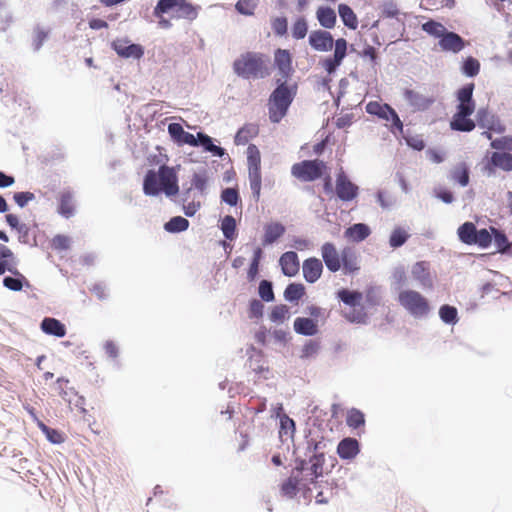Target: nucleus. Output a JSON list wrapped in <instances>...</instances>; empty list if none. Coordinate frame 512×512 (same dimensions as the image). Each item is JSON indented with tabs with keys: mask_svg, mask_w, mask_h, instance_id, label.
<instances>
[{
	"mask_svg": "<svg viewBox=\"0 0 512 512\" xmlns=\"http://www.w3.org/2000/svg\"><path fill=\"white\" fill-rule=\"evenodd\" d=\"M304 293L305 290L302 284L291 283L286 287L284 297L289 302L297 303L303 297Z\"/></svg>",
	"mask_w": 512,
	"mask_h": 512,
	"instance_id": "37",
	"label": "nucleus"
},
{
	"mask_svg": "<svg viewBox=\"0 0 512 512\" xmlns=\"http://www.w3.org/2000/svg\"><path fill=\"white\" fill-rule=\"evenodd\" d=\"M339 16L349 29L355 30L358 27V18L354 11L347 4H340L338 6Z\"/></svg>",
	"mask_w": 512,
	"mask_h": 512,
	"instance_id": "31",
	"label": "nucleus"
},
{
	"mask_svg": "<svg viewBox=\"0 0 512 512\" xmlns=\"http://www.w3.org/2000/svg\"><path fill=\"white\" fill-rule=\"evenodd\" d=\"M293 97L288 87L280 84L271 94L269 99V117L274 123H278L285 115Z\"/></svg>",
	"mask_w": 512,
	"mask_h": 512,
	"instance_id": "7",
	"label": "nucleus"
},
{
	"mask_svg": "<svg viewBox=\"0 0 512 512\" xmlns=\"http://www.w3.org/2000/svg\"><path fill=\"white\" fill-rule=\"evenodd\" d=\"M16 277H5L3 279V285L12 291H20L23 288V282L26 281L25 276L19 272V274H14Z\"/></svg>",
	"mask_w": 512,
	"mask_h": 512,
	"instance_id": "43",
	"label": "nucleus"
},
{
	"mask_svg": "<svg viewBox=\"0 0 512 512\" xmlns=\"http://www.w3.org/2000/svg\"><path fill=\"white\" fill-rule=\"evenodd\" d=\"M408 237L409 235L404 229L395 228L390 235L389 244L392 248H398L407 241Z\"/></svg>",
	"mask_w": 512,
	"mask_h": 512,
	"instance_id": "42",
	"label": "nucleus"
},
{
	"mask_svg": "<svg viewBox=\"0 0 512 512\" xmlns=\"http://www.w3.org/2000/svg\"><path fill=\"white\" fill-rule=\"evenodd\" d=\"M336 23V13L331 8H322V26L332 28Z\"/></svg>",
	"mask_w": 512,
	"mask_h": 512,
	"instance_id": "56",
	"label": "nucleus"
},
{
	"mask_svg": "<svg viewBox=\"0 0 512 512\" xmlns=\"http://www.w3.org/2000/svg\"><path fill=\"white\" fill-rule=\"evenodd\" d=\"M207 176L205 173H194L191 180V186L200 192H203L207 186Z\"/></svg>",
	"mask_w": 512,
	"mask_h": 512,
	"instance_id": "58",
	"label": "nucleus"
},
{
	"mask_svg": "<svg viewBox=\"0 0 512 512\" xmlns=\"http://www.w3.org/2000/svg\"><path fill=\"white\" fill-rule=\"evenodd\" d=\"M480 71V63L476 58L468 57L462 66V72L469 76L474 77L476 76Z\"/></svg>",
	"mask_w": 512,
	"mask_h": 512,
	"instance_id": "45",
	"label": "nucleus"
},
{
	"mask_svg": "<svg viewBox=\"0 0 512 512\" xmlns=\"http://www.w3.org/2000/svg\"><path fill=\"white\" fill-rule=\"evenodd\" d=\"M439 46L443 51L458 53L465 47V41L457 33L446 31L439 40Z\"/></svg>",
	"mask_w": 512,
	"mask_h": 512,
	"instance_id": "18",
	"label": "nucleus"
},
{
	"mask_svg": "<svg viewBox=\"0 0 512 512\" xmlns=\"http://www.w3.org/2000/svg\"><path fill=\"white\" fill-rule=\"evenodd\" d=\"M403 96L414 111H426L435 102L433 96L420 93L414 89H404Z\"/></svg>",
	"mask_w": 512,
	"mask_h": 512,
	"instance_id": "13",
	"label": "nucleus"
},
{
	"mask_svg": "<svg viewBox=\"0 0 512 512\" xmlns=\"http://www.w3.org/2000/svg\"><path fill=\"white\" fill-rule=\"evenodd\" d=\"M221 200L230 206H236L240 201L238 190L235 188H226L221 193Z\"/></svg>",
	"mask_w": 512,
	"mask_h": 512,
	"instance_id": "51",
	"label": "nucleus"
},
{
	"mask_svg": "<svg viewBox=\"0 0 512 512\" xmlns=\"http://www.w3.org/2000/svg\"><path fill=\"white\" fill-rule=\"evenodd\" d=\"M43 432L45 433L47 439L53 444H60L64 442V437L62 433L58 430L47 427L46 425H41Z\"/></svg>",
	"mask_w": 512,
	"mask_h": 512,
	"instance_id": "55",
	"label": "nucleus"
},
{
	"mask_svg": "<svg viewBox=\"0 0 512 512\" xmlns=\"http://www.w3.org/2000/svg\"><path fill=\"white\" fill-rule=\"evenodd\" d=\"M269 60L258 52H245L233 63L234 72L245 79L264 78L269 75Z\"/></svg>",
	"mask_w": 512,
	"mask_h": 512,
	"instance_id": "4",
	"label": "nucleus"
},
{
	"mask_svg": "<svg viewBox=\"0 0 512 512\" xmlns=\"http://www.w3.org/2000/svg\"><path fill=\"white\" fill-rule=\"evenodd\" d=\"M422 30L425 31L427 34L440 39L446 32V28L444 27V25L434 20H429L422 24Z\"/></svg>",
	"mask_w": 512,
	"mask_h": 512,
	"instance_id": "40",
	"label": "nucleus"
},
{
	"mask_svg": "<svg viewBox=\"0 0 512 512\" xmlns=\"http://www.w3.org/2000/svg\"><path fill=\"white\" fill-rule=\"evenodd\" d=\"M285 233V227L277 222L269 223L264 228L263 245H270Z\"/></svg>",
	"mask_w": 512,
	"mask_h": 512,
	"instance_id": "28",
	"label": "nucleus"
},
{
	"mask_svg": "<svg viewBox=\"0 0 512 512\" xmlns=\"http://www.w3.org/2000/svg\"><path fill=\"white\" fill-rule=\"evenodd\" d=\"M272 29L275 34L282 36L287 32V19L284 17L275 18L272 21Z\"/></svg>",
	"mask_w": 512,
	"mask_h": 512,
	"instance_id": "61",
	"label": "nucleus"
},
{
	"mask_svg": "<svg viewBox=\"0 0 512 512\" xmlns=\"http://www.w3.org/2000/svg\"><path fill=\"white\" fill-rule=\"evenodd\" d=\"M111 46L122 58L140 59L144 55V48L140 44L130 43L128 39H116Z\"/></svg>",
	"mask_w": 512,
	"mask_h": 512,
	"instance_id": "14",
	"label": "nucleus"
},
{
	"mask_svg": "<svg viewBox=\"0 0 512 512\" xmlns=\"http://www.w3.org/2000/svg\"><path fill=\"white\" fill-rule=\"evenodd\" d=\"M264 305L261 301L254 299L249 305V316L251 318H259L263 315Z\"/></svg>",
	"mask_w": 512,
	"mask_h": 512,
	"instance_id": "63",
	"label": "nucleus"
},
{
	"mask_svg": "<svg viewBox=\"0 0 512 512\" xmlns=\"http://www.w3.org/2000/svg\"><path fill=\"white\" fill-rule=\"evenodd\" d=\"M196 139L198 141V145L203 146L207 151L212 152L215 155H223V149L219 146L214 145L212 143V139L208 135L199 132L197 133Z\"/></svg>",
	"mask_w": 512,
	"mask_h": 512,
	"instance_id": "41",
	"label": "nucleus"
},
{
	"mask_svg": "<svg viewBox=\"0 0 512 512\" xmlns=\"http://www.w3.org/2000/svg\"><path fill=\"white\" fill-rule=\"evenodd\" d=\"M247 162L250 188L255 201L258 202L262 186L261 155L254 144H250L247 148Z\"/></svg>",
	"mask_w": 512,
	"mask_h": 512,
	"instance_id": "8",
	"label": "nucleus"
},
{
	"mask_svg": "<svg viewBox=\"0 0 512 512\" xmlns=\"http://www.w3.org/2000/svg\"><path fill=\"white\" fill-rule=\"evenodd\" d=\"M360 452L359 443L355 438L347 437L341 440L337 446V453L341 459L350 460Z\"/></svg>",
	"mask_w": 512,
	"mask_h": 512,
	"instance_id": "20",
	"label": "nucleus"
},
{
	"mask_svg": "<svg viewBox=\"0 0 512 512\" xmlns=\"http://www.w3.org/2000/svg\"><path fill=\"white\" fill-rule=\"evenodd\" d=\"M393 108L388 104H381L377 101H371L366 105L367 113L376 115L382 119L390 121V114Z\"/></svg>",
	"mask_w": 512,
	"mask_h": 512,
	"instance_id": "33",
	"label": "nucleus"
},
{
	"mask_svg": "<svg viewBox=\"0 0 512 512\" xmlns=\"http://www.w3.org/2000/svg\"><path fill=\"white\" fill-rule=\"evenodd\" d=\"M371 233V230L368 225L363 223H357L345 231V237L353 242H361L365 240Z\"/></svg>",
	"mask_w": 512,
	"mask_h": 512,
	"instance_id": "26",
	"label": "nucleus"
},
{
	"mask_svg": "<svg viewBox=\"0 0 512 512\" xmlns=\"http://www.w3.org/2000/svg\"><path fill=\"white\" fill-rule=\"evenodd\" d=\"M13 198L19 207H24L29 201H32L35 196L32 192H17L14 194Z\"/></svg>",
	"mask_w": 512,
	"mask_h": 512,
	"instance_id": "62",
	"label": "nucleus"
},
{
	"mask_svg": "<svg viewBox=\"0 0 512 512\" xmlns=\"http://www.w3.org/2000/svg\"><path fill=\"white\" fill-rule=\"evenodd\" d=\"M341 267L345 274H352L360 269L358 255L355 250L346 247L341 251Z\"/></svg>",
	"mask_w": 512,
	"mask_h": 512,
	"instance_id": "21",
	"label": "nucleus"
},
{
	"mask_svg": "<svg viewBox=\"0 0 512 512\" xmlns=\"http://www.w3.org/2000/svg\"><path fill=\"white\" fill-rule=\"evenodd\" d=\"M70 245L71 239L66 235L57 234L51 240V247L56 251L68 250Z\"/></svg>",
	"mask_w": 512,
	"mask_h": 512,
	"instance_id": "47",
	"label": "nucleus"
},
{
	"mask_svg": "<svg viewBox=\"0 0 512 512\" xmlns=\"http://www.w3.org/2000/svg\"><path fill=\"white\" fill-rule=\"evenodd\" d=\"M168 132L170 136L180 144H188L191 146H198V141L196 137L186 132L181 124L179 123H171L168 125Z\"/></svg>",
	"mask_w": 512,
	"mask_h": 512,
	"instance_id": "19",
	"label": "nucleus"
},
{
	"mask_svg": "<svg viewBox=\"0 0 512 512\" xmlns=\"http://www.w3.org/2000/svg\"><path fill=\"white\" fill-rule=\"evenodd\" d=\"M289 317V308L284 304L276 305L270 313V319L276 323H282Z\"/></svg>",
	"mask_w": 512,
	"mask_h": 512,
	"instance_id": "44",
	"label": "nucleus"
},
{
	"mask_svg": "<svg viewBox=\"0 0 512 512\" xmlns=\"http://www.w3.org/2000/svg\"><path fill=\"white\" fill-rule=\"evenodd\" d=\"M173 11L176 18H184L190 21L196 19L198 15L197 8L186 0H159L154 14L161 17L162 14Z\"/></svg>",
	"mask_w": 512,
	"mask_h": 512,
	"instance_id": "9",
	"label": "nucleus"
},
{
	"mask_svg": "<svg viewBox=\"0 0 512 512\" xmlns=\"http://www.w3.org/2000/svg\"><path fill=\"white\" fill-rule=\"evenodd\" d=\"M294 330L298 334L311 336L317 333V324L310 318L298 317L294 321Z\"/></svg>",
	"mask_w": 512,
	"mask_h": 512,
	"instance_id": "29",
	"label": "nucleus"
},
{
	"mask_svg": "<svg viewBox=\"0 0 512 512\" xmlns=\"http://www.w3.org/2000/svg\"><path fill=\"white\" fill-rule=\"evenodd\" d=\"M308 26L303 18H299L292 27V36L296 39H303L307 34Z\"/></svg>",
	"mask_w": 512,
	"mask_h": 512,
	"instance_id": "54",
	"label": "nucleus"
},
{
	"mask_svg": "<svg viewBox=\"0 0 512 512\" xmlns=\"http://www.w3.org/2000/svg\"><path fill=\"white\" fill-rule=\"evenodd\" d=\"M256 8L254 0H239L236 3V9L239 13L244 15H252Z\"/></svg>",
	"mask_w": 512,
	"mask_h": 512,
	"instance_id": "57",
	"label": "nucleus"
},
{
	"mask_svg": "<svg viewBox=\"0 0 512 512\" xmlns=\"http://www.w3.org/2000/svg\"><path fill=\"white\" fill-rule=\"evenodd\" d=\"M334 49L331 56L323 60L324 68L332 73L342 63L347 54V41L344 38L334 40L331 33L322 32V51H330Z\"/></svg>",
	"mask_w": 512,
	"mask_h": 512,
	"instance_id": "5",
	"label": "nucleus"
},
{
	"mask_svg": "<svg viewBox=\"0 0 512 512\" xmlns=\"http://www.w3.org/2000/svg\"><path fill=\"white\" fill-rule=\"evenodd\" d=\"M492 242V235L487 229L477 230L473 245H478L481 248H487Z\"/></svg>",
	"mask_w": 512,
	"mask_h": 512,
	"instance_id": "49",
	"label": "nucleus"
},
{
	"mask_svg": "<svg viewBox=\"0 0 512 512\" xmlns=\"http://www.w3.org/2000/svg\"><path fill=\"white\" fill-rule=\"evenodd\" d=\"M492 233L494 235V241L497 246V249L499 252H506L510 248V244L508 242L507 237L505 234L501 233L495 228H491Z\"/></svg>",
	"mask_w": 512,
	"mask_h": 512,
	"instance_id": "52",
	"label": "nucleus"
},
{
	"mask_svg": "<svg viewBox=\"0 0 512 512\" xmlns=\"http://www.w3.org/2000/svg\"><path fill=\"white\" fill-rule=\"evenodd\" d=\"M280 418L279 437L282 442L292 439L295 432L294 421L286 414H277Z\"/></svg>",
	"mask_w": 512,
	"mask_h": 512,
	"instance_id": "30",
	"label": "nucleus"
},
{
	"mask_svg": "<svg viewBox=\"0 0 512 512\" xmlns=\"http://www.w3.org/2000/svg\"><path fill=\"white\" fill-rule=\"evenodd\" d=\"M474 84L469 83L461 87L456 93V111L450 121V128L459 132H471L475 129L476 123L471 119L476 109V102L473 99Z\"/></svg>",
	"mask_w": 512,
	"mask_h": 512,
	"instance_id": "2",
	"label": "nucleus"
},
{
	"mask_svg": "<svg viewBox=\"0 0 512 512\" xmlns=\"http://www.w3.org/2000/svg\"><path fill=\"white\" fill-rule=\"evenodd\" d=\"M451 178L461 186H467L469 184V168L467 164L464 162L457 164L451 171Z\"/></svg>",
	"mask_w": 512,
	"mask_h": 512,
	"instance_id": "35",
	"label": "nucleus"
},
{
	"mask_svg": "<svg viewBox=\"0 0 512 512\" xmlns=\"http://www.w3.org/2000/svg\"><path fill=\"white\" fill-rule=\"evenodd\" d=\"M143 192L147 196H156L160 192L167 196L178 194V177L174 168L162 165L158 171L148 170L143 181Z\"/></svg>",
	"mask_w": 512,
	"mask_h": 512,
	"instance_id": "3",
	"label": "nucleus"
},
{
	"mask_svg": "<svg viewBox=\"0 0 512 512\" xmlns=\"http://www.w3.org/2000/svg\"><path fill=\"white\" fill-rule=\"evenodd\" d=\"M439 316L445 323H455L457 320V309L450 305H443L439 309Z\"/></svg>",
	"mask_w": 512,
	"mask_h": 512,
	"instance_id": "46",
	"label": "nucleus"
},
{
	"mask_svg": "<svg viewBox=\"0 0 512 512\" xmlns=\"http://www.w3.org/2000/svg\"><path fill=\"white\" fill-rule=\"evenodd\" d=\"M491 148L500 151H512V135L496 138L491 141Z\"/></svg>",
	"mask_w": 512,
	"mask_h": 512,
	"instance_id": "48",
	"label": "nucleus"
},
{
	"mask_svg": "<svg viewBox=\"0 0 512 512\" xmlns=\"http://www.w3.org/2000/svg\"><path fill=\"white\" fill-rule=\"evenodd\" d=\"M274 61L282 75V79H287L293 71L290 52L285 49H277L274 54Z\"/></svg>",
	"mask_w": 512,
	"mask_h": 512,
	"instance_id": "17",
	"label": "nucleus"
},
{
	"mask_svg": "<svg viewBox=\"0 0 512 512\" xmlns=\"http://www.w3.org/2000/svg\"><path fill=\"white\" fill-rule=\"evenodd\" d=\"M405 141L407 145L415 150L421 151L425 148V142L422 137L418 135L406 136Z\"/></svg>",
	"mask_w": 512,
	"mask_h": 512,
	"instance_id": "64",
	"label": "nucleus"
},
{
	"mask_svg": "<svg viewBox=\"0 0 512 512\" xmlns=\"http://www.w3.org/2000/svg\"><path fill=\"white\" fill-rule=\"evenodd\" d=\"M259 133V127L256 124H246L238 130L235 135L236 145H245Z\"/></svg>",
	"mask_w": 512,
	"mask_h": 512,
	"instance_id": "27",
	"label": "nucleus"
},
{
	"mask_svg": "<svg viewBox=\"0 0 512 512\" xmlns=\"http://www.w3.org/2000/svg\"><path fill=\"white\" fill-rule=\"evenodd\" d=\"M189 227V221L181 216L171 218L165 225L166 231L171 233H177L187 230Z\"/></svg>",
	"mask_w": 512,
	"mask_h": 512,
	"instance_id": "38",
	"label": "nucleus"
},
{
	"mask_svg": "<svg viewBox=\"0 0 512 512\" xmlns=\"http://www.w3.org/2000/svg\"><path fill=\"white\" fill-rule=\"evenodd\" d=\"M259 295L262 298V300L266 302H270L274 300V292L272 289L271 282L267 280H262L259 284Z\"/></svg>",
	"mask_w": 512,
	"mask_h": 512,
	"instance_id": "53",
	"label": "nucleus"
},
{
	"mask_svg": "<svg viewBox=\"0 0 512 512\" xmlns=\"http://www.w3.org/2000/svg\"><path fill=\"white\" fill-rule=\"evenodd\" d=\"M282 272L289 277L295 276L300 268L298 256L293 251L282 254L279 260Z\"/></svg>",
	"mask_w": 512,
	"mask_h": 512,
	"instance_id": "22",
	"label": "nucleus"
},
{
	"mask_svg": "<svg viewBox=\"0 0 512 512\" xmlns=\"http://www.w3.org/2000/svg\"><path fill=\"white\" fill-rule=\"evenodd\" d=\"M500 169L504 172H512V154L508 151L498 150L493 152L489 161L485 165V171L488 175H494L496 170Z\"/></svg>",
	"mask_w": 512,
	"mask_h": 512,
	"instance_id": "12",
	"label": "nucleus"
},
{
	"mask_svg": "<svg viewBox=\"0 0 512 512\" xmlns=\"http://www.w3.org/2000/svg\"><path fill=\"white\" fill-rule=\"evenodd\" d=\"M412 277L422 287L431 289L433 287V278L430 272V265L427 261L416 262L411 269Z\"/></svg>",
	"mask_w": 512,
	"mask_h": 512,
	"instance_id": "16",
	"label": "nucleus"
},
{
	"mask_svg": "<svg viewBox=\"0 0 512 512\" xmlns=\"http://www.w3.org/2000/svg\"><path fill=\"white\" fill-rule=\"evenodd\" d=\"M336 194L343 201L354 199L358 192V187L354 185L341 170L336 180Z\"/></svg>",
	"mask_w": 512,
	"mask_h": 512,
	"instance_id": "15",
	"label": "nucleus"
},
{
	"mask_svg": "<svg viewBox=\"0 0 512 512\" xmlns=\"http://www.w3.org/2000/svg\"><path fill=\"white\" fill-rule=\"evenodd\" d=\"M221 230L226 239L233 240L236 237V221L234 217L227 215L221 221Z\"/></svg>",
	"mask_w": 512,
	"mask_h": 512,
	"instance_id": "39",
	"label": "nucleus"
},
{
	"mask_svg": "<svg viewBox=\"0 0 512 512\" xmlns=\"http://www.w3.org/2000/svg\"><path fill=\"white\" fill-rule=\"evenodd\" d=\"M359 55L362 58H368L371 61L372 67L374 68L377 64L378 53L375 47L366 45L360 52Z\"/></svg>",
	"mask_w": 512,
	"mask_h": 512,
	"instance_id": "60",
	"label": "nucleus"
},
{
	"mask_svg": "<svg viewBox=\"0 0 512 512\" xmlns=\"http://www.w3.org/2000/svg\"><path fill=\"white\" fill-rule=\"evenodd\" d=\"M476 226L472 222H465L458 228V237L461 240V242L467 244V245H473V241L476 236Z\"/></svg>",
	"mask_w": 512,
	"mask_h": 512,
	"instance_id": "34",
	"label": "nucleus"
},
{
	"mask_svg": "<svg viewBox=\"0 0 512 512\" xmlns=\"http://www.w3.org/2000/svg\"><path fill=\"white\" fill-rule=\"evenodd\" d=\"M365 302L368 306H378L381 303V294L378 288L368 287L365 290Z\"/></svg>",
	"mask_w": 512,
	"mask_h": 512,
	"instance_id": "50",
	"label": "nucleus"
},
{
	"mask_svg": "<svg viewBox=\"0 0 512 512\" xmlns=\"http://www.w3.org/2000/svg\"><path fill=\"white\" fill-rule=\"evenodd\" d=\"M292 175L303 182L313 181L320 177V164L314 160H304L291 168Z\"/></svg>",
	"mask_w": 512,
	"mask_h": 512,
	"instance_id": "11",
	"label": "nucleus"
},
{
	"mask_svg": "<svg viewBox=\"0 0 512 512\" xmlns=\"http://www.w3.org/2000/svg\"><path fill=\"white\" fill-rule=\"evenodd\" d=\"M322 258L330 271L336 272L341 268V254L332 244L326 243L322 247Z\"/></svg>",
	"mask_w": 512,
	"mask_h": 512,
	"instance_id": "23",
	"label": "nucleus"
},
{
	"mask_svg": "<svg viewBox=\"0 0 512 512\" xmlns=\"http://www.w3.org/2000/svg\"><path fill=\"white\" fill-rule=\"evenodd\" d=\"M41 329L46 334L60 338L66 335L65 325L55 318H44L41 322Z\"/></svg>",
	"mask_w": 512,
	"mask_h": 512,
	"instance_id": "25",
	"label": "nucleus"
},
{
	"mask_svg": "<svg viewBox=\"0 0 512 512\" xmlns=\"http://www.w3.org/2000/svg\"><path fill=\"white\" fill-rule=\"evenodd\" d=\"M346 424L352 429H358L365 425L364 414L356 408H351L347 411Z\"/></svg>",
	"mask_w": 512,
	"mask_h": 512,
	"instance_id": "36",
	"label": "nucleus"
},
{
	"mask_svg": "<svg viewBox=\"0 0 512 512\" xmlns=\"http://www.w3.org/2000/svg\"><path fill=\"white\" fill-rule=\"evenodd\" d=\"M58 213L65 218H70L75 213L74 197L70 190H64L58 197Z\"/></svg>",
	"mask_w": 512,
	"mask_h": 512,
	"instance_id": "24",
	"label": "nucleus"
},
{
	"mask_svg": "<svg viewBox=\"0 0 512 512\" xmlns=\"http://www.w3.org/2000/svg\"><path fill=\"white\" fill-rule=\"evenodd\" d=\"M337 296L346 306L351 308V311L345 315L349 321L357 323L365 322L367 314L362 305L363 294L361 292L341 289L337 292Z\"/></svg>",
	"mask_w": 512,
	"mask_h": 512,
	"instance_id": "10",
	"label": "nucleus"
},
{
	"mask_svg": "<svg viewBox=\"0 0 512 512\" xmlns=\"http://www.w3.org/2000/svg\"><path fill=\"white\" fill-rule=\"evenodd\" d=\"M320 459L314 453L308 462L303 461L300 467L294 469L291 475L281 484L282 495L292 498L299 491H303L304 498L311 499V488L310 485L316 486V479L319 474L317 468L319 466Z\"/></svg>",
	"mask_w": 512,
	"mask_h": 512,
	"instance_id": "1",
	"label": "nucleus"
},
{
	"mask_svg": "<svg viewBox=\"0 0 512 512\" xmlns=\"http://www.w3.org/2000/svg\"><path fill=\"white\" fill-rule=\"evenodd\" d=\"M303 274L308 282H315L320 277V262L316 258L308 259L303 264Z\"/></svg>",
	"mask_w": 512,
	"mask_h": 512,
	"instance_id": "32",
	"label": "nucleus"
},
{
	"mask_svg": "<svg viewBox=\"0 0 512 512\" xmlns=\"http://www.w3.org/2000/svg\"><path fill=\"white\" fill-rule=\"evenodd\" d=\"M48 31L43 30L40 27L35 28L34 30V39H33V47L37 51L39 50L45 40L48 38Z\"/></svg>",
	"mask_w": 512,
	"mask_h": 512,
	"instance_id": "59",
	"label": "nucleus"
},
{
	"mask_svg": "<svg viewBox=\"0 0 512 512\" xmlns=\"http://www.w3.org/2000/svg\"><path fill=\"white\" fill-rule=\"evenodd\" d=\"M397 300L400 306L403 307L413 317H425L430 312V304L428 299L416 290H401L398 294Z\"/></svg>",
	"mask_w": 512,
	"mask_h": 512,
	"instance_id": "6",
	"label": "nucleus"
}]
</instances>
